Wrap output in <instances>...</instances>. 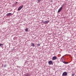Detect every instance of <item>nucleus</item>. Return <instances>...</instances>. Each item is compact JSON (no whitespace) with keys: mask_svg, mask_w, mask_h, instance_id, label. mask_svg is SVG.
Segmentation results:
<instances>
[{"mask_svg":"<svg viewBox=\"0 0 76 76\" xmlns=\"http://www.w3.org/2000/svg\"><path fill=\"white\" fill-rule=\"evenodd\" d=\"M50 21H49V20H48L45 21H44L43 20H42V23H45V24L48 23Z\"/></svg>","mask_w":76,"mask_h":76,"instance_id":"f257e3e1","label":"nucleus"},{"mask_svg":"<svg viewBox=\"0 0 76 76\" xmlns=\"http://www.w3.org/2000/svg\"><path fill=\"white\" fill-rule=\"evenodd\" d=\"M64 6V4H63V5H62V6L58 10V13H60V11L62 10V9H63V6Z\"/></svg>","mask_w":76,"mask_h":76,"instance_id":"f03ea898","label":"nucleus"},{"mask_svg":"<svg viewBox=\"0 0 76 76\" xmlns=\"http://www.w3.org/2000/svg\"><path fill=\"white\" fill-rule=\"evenodd\" d=\"M57 59V57L56 56H53L52 58V60H56Z\"/></svg>","mask_w":76,"mask_h":76,"instance_id":"7ed1b4c3","label":"nucleus"},{"mask_svg":"<svg viewBox=\"0 0 76 76\" xmlns=\"http://www.w3.org/2000/svg\"><path fill=\"white\" fill-rule=\"evenodd\" d=\"M67 73L66 72H64V73H63L62 74L63 76H67Z\"/></svg>","mask_w":76,"mask_h":76,"instance_id":"20e7f679","label":"nucleus"},{"mask_svg":"<svg viewBox=\"0 0 76 76\" xmlns=\"http://www.w3.org/2000/svg\"><path fill=\"white\" fill-rule=\"evenodd\" d=\"M23 5H21V6L18 9V10H20L21 9L23 8Z\"/></svg>","mask_w":76,"mask_h":76,"instance_id":"39448f33","label":"nucleus"},{"mask_svg":"<svg viewBox=\"0 0 76 76\" xmlns=\"http://www.w3.org/2000/svg\"><path fill=\"white\" fill-rule=\"evenodd\" d=\"M48 63L49 65H51V64H52V65H53V62H52V61H49L48 62Z\"/></svg>","mask_w":76,"mask_h":76,"instance_id":"423d86ee","label":"nucleus"},{"mask_svg":"<svg viewBox=\"0 0 76 76\" xmlns=\"http://www.w3.org/2000/svg\"><path fill=\"white\" fill-rule=\"evenodd\" d=\"M12 15V13H8L6 14V16H10V15Z\"/></svg>","mask_w":76,"mask_h":76,"instance_id":"0eeeda50","label":"nucleus"},{"mask_svg":"<svg viewBox=\"0 0 76 76\" xmlns=\"http://www.w3.org/2000/svg\"><path fill=\"white\" fill-rule=\"evenodd\" d=\"M31 46H32V47H34V44H33V43H32L31 44Z\"/></svg>","mask_w":76,"mask_h":76,"instance_id":"6e6552de","label":"nucleus"},{"mask_svg":"<svg viewBox=\"0 0 76 76\" xmlns=\"http://www.w3.org/2000/svg\"><path fill=\"white\" fill-rule=\"evenodd\" d=\"M37 1H38L37 3H39L41 2V0H37Z\"/></svg>","mask_w":76,"mask_h":76,"instance_id":"1a4fd4ad","label":"nucleus"},{"mask_svg":"<svg viewBox=\"0 0 76 76\" xmlns=\"http://www.w3.org/2000/svg\"><path fill=\"white\" fill-rule=\"evenodd\" d=\"M63 63H64L65 64H68V62H66L63 61Z\"/></svg>","mask_w":76,"mask_h":76,"instance_id":"9d476101","label":"nucleus"},{"mask_svg":"<svg viewBox=\"0 0 76 76\" xmlns=\"http://www.w3.org/2000/svg\"><path fill=\"white\" fill-rule=\"evenodd\" d=\"M37 47H39V46H40V44H39V43H38L37 45Z\"/></svg>","mask_w":76,"mask_h":76,"instance_id":"9b49d317","label":"nucleus"},{"mask_svg":"<svg viewBox=\"0 0 76 76\" xmlns=\"http://www.w3.org/2000/svg\"><path fill=\"white\" fill-rule=\"evenodd\" d=\"M28 28H26V29H25V31H28Z\"/></svg>","mask_w":76,"mask_h":76,"instance_id":"f8f14e48","label":"nucleus"},{"mask_svg":"<svg viewBox=\"0 0 76 76\" xmlns=\"http://www.w3.org/2000/svg\"><path fill=\"white\" fill-rule=\"evenodd\" d=\"M7 66V64H5L4 65V67H6Z\"/></svg>","mask_w":76,"mask_h":76,"instance_id":"ddd939ff","label":"nucleus"},{"mask_svg":"<svg viewBox=\"0 0 76 76\" xmlns=\"http://www.w3.org/2000/svg\"><path fill=\"white\" fill-rule=\"evenodd\" d=\"M1 45H3V44H0V46H1Z\"/></svg>","mask_w":76,"mask_h":76,"instance_id":"4468645a","label":"nucleus"},{"mask_svg":"<svg viewBox=\"0 0 76 76\" xmlns=\"http://www.w3.org/2000/svg\"><path fill=\"white\" fill-rule=\"evenodd\" d=\"M75 75V74H72V76H74V75Z\"/></svg>","mask_w":76,"mask_h":76,"instance_id":"2eb2a0df","label":"nucleus"},{"mask_svg":"<svg viewBox=\"0 0 76 76\" xmlns=\"http://www.w3.org/2000/svg\"><path fill=\"white\" fill-rule=\"evenodd\" d=\"M26 76H29V74H27L26 75Z\"/></svg>","mask_w":76,"mask_h":76,"instance_id":"dca6fc26","label":"nucleus"},{"mask_svg":"<svg viewBox=\"0 0 76 76\" xmlns=\"http://www.w3.org/2000/svg\"><path fill=\"white\" fill-rule=\"evenodd\" d=\"M64 56H62L61 57V59H62V58H63V57H64Z\"/></svg>","mask_w":76,"mask_h":76,"instance_id":"f3484780","label":"nucleus"},{"mask_svg":"<svg viewBox=\"0 0 76 76\" xmlns=\"http://www.w3.org/2000/svg\"><path fill=\"white\" fill-rule=\"evenodd\" d=\"M17 3H18V2H16L15 3V4H17Z\"/></svg>","mask_w":76,"mask_h":76,"instance_id":"a211bd4d","label":"nucleus"}]
</instances>
